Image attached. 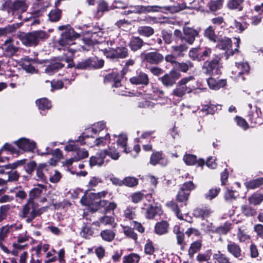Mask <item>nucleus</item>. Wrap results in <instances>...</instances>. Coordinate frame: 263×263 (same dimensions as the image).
<instances>
[{
    "label": "nucleus",
    "mask_w": 263,
    "mask_h": 263,
    "mask_svg": "<svg viewBox=\"0 0 263 263\" xmlns=\"http://www.w3.org/2000/svg\"><path fill=\"white\" fill-rule=\"evenodd\" d=\"M221 54H214L212 58L204 61L201 69L202 72L206 76L213 77L221 73V69L223 67L221 60Z\"/></svg>",
    "instance_id": "nucleus-1"
},
{
    "label": "nucleus",
    "mask_w": 263,
    "mask_h": 263,
    "mask_svg": "<svg viewBox=\"0 0 263 263\" xmlns=\"http://www.w3.org/2000/svg\"><path fill=\"white\" fill-rule=\"evenodd\" d=\"M22 43L27 47L36 46L40 41H44L49 37L45 31L37 30L28 33L21 32L18 35Z\"/></svg>",
    "instance_id": "nucleus-2"
},
{
    "label": "nucleus",
    "mask_w": 263,
    "mask_h": 263,
    "mask_svg": "<svg viewBox=\"0 0 263 263\" xmlns=\"http://www.w3.org/2000/svg\"><path fill=\"white\" fill-rule=\"evenodd\" d=\"M236 40V42L234 43L235 48L233 50L232 49V41L231 38L227 36H220L216 40V48L226 51L225 54L227 59L230 56L233 55L236 53H238L239 45L241 42L239 37H234Z\"/></svg>",
    "instance_id": "nucleus-3"
},
{
    "label": "nucleus",
    "mask_w": 263,
    "mask_h": 263,
    "mask_svg": "<svg viewBox=\"0 0 263 263\" xmlns=\"http://www.w3.org/2000/svg\"><path fill=\"white\" fill-rule=\"evenodd\" d=\"M58 29L64 31L61 33V37L58 41V44L61 46L74 44L75 40L80 36V34L76 32L69 24L59 26Z\"/></svg>",
    "instance_id": "nucleus-4"
},
{
    "label": "nucleus",
    "mask_w": 263,
    "mask_h": 263,
    "mask_svg": "<svg viewBox=\"0 0 263 263\" xmlns=\"http://www.w3.org/2000/svg\"><path fill=\"white\" fill-rule=\"evenodd\" d=\"M212 52L211 48L199 45L191 48L188 53L189 57L194 61L202 62L209 58Z\"/></svg>",
    "instance_id": "nucleus-5"
},
{
    "label": "nucleus",
    "mask_w": 263,
    "mask_h": 263,
    "mask_svg": "<svg viewBox=\"0 0 263 263\" xmlns=\"http://www.w3.org/2000/svg\"><path fill=\"white\" fill-rule=\"evenodd\" d=\"M103 54L107 58L112 60L122 59L128 57V50L126 47L120 46L116 48L109 47L102 50Z\"/></svg>",
    "instance_id": "nucleus-6"
},
{
    "label": "nucleus",
    "mask_w": 263,
    "mask_h": 263,
    "mask_svg": "<svg viewBox=\"0 0 263 263\" xmlns=\"http://www.w3.org/2000/svg\"><path fill=\"white\" fill-rule=\"evenodd\" d=\"M164 60L167 63L171 64L172 66L171 69L181 70L184 73L187 72L190 69L194 67V64L190 60H187L185 62H178L177 57L173 54H168L165 57L164 56Z\"/></svg>",
    "instance_id": "nucleus-7"
},
{
    "label": "nucleus",
    "mask_w": 263,
    "mask_h": 263,
    "mask_svg": "<svg viewBox=\"0 0 263 263\" xmlns=\"http://www.w3.org/2000/svg\"><path fill=\"white\" fill-rule=\"evenodd\" d=\"M142 61L146 65H159L164 61V55L157 49H153L151 51L146 53H142Z\"/></svg>",
    "instance_id": "nucleus-8"
},
{
    "label": "nucleus",
    "mask_w": 263,
    "mask_h": 263,
    "mask_svg": "<svg viewBox=\"0 0 263 263\" xmlns=\"http://www.w3.org/2000/svg\"><path fill=\"white\" fill-rule=\"evenodd\" d=\"M181 70L171 69L168 73H165L158 78V80L165 88H171L176 84L178 80L181 77Z\"/></svg>",
    "instance_id": "nucleus-9"
},
{
    "label": "nucleus",
    "mask_w": 263,
    "mask_h": 263,
    "mask_svg": "<svg viewBox=\"0 0 263 263\" xmlns=\"http://www.w3.org/2000/svg\"><path fill=\"white\" fill-rule=\"evenodd\" d=\"M42 190L39 187H34L31 189L29 193V198L27 202L23 206L20 217L24 218L29 214L30 211V205L33 204L38 205L37 203L35 202L34 199L38 198L42 194Z\"/></svg>",
    "instance_id": "nucleus-10"
},
{
    "label": "nucleus",
    "mask_w": 263,
    "mask_h": 263,
    "mask_svg": "<svg viewBox=\"0 0 263 263\" xmlns=\"http://www.w3.org/2000/svg\"><path fill=\"white\" fill-rule=\"evenodd\" d=\"M194 79L195 78L193 76L182 78L177 83L176 88L173 91V95L177 97H182L186 93L191 92L192 90L186 86V84Z\"/></svg>",
    "instance_id": "nucleus-11"
},
{
    "label": "nucleus",
    "mask_w": 263,
    "mask_h": 263,
    "mask_svg": "<svg viewBox=\"0 0 263 263\" xmlns=\"http://www.w3.org/2000/svg\"><path fill=\"white\" fill-rule=\"evenodd\" d=\"M213 213L211 206L208 204H201L196 207L193 211L194 217L201 220H207Z\"/></svg>",
    "instance_id": "nucleus-12"
},
{
    "label": "nucleus",
    "mask_w": 263,
    "mask_h": 263,
    "mask_svg": "<svg viewBox=\"0 0 263 263\" xmlns=\"http://www.w3.org/2000/svg\"><path fill=\"white\" fill-rule=\"evenodd\" d=\"M123 78L119 71L113 70L104 77V83H111L112 87L119 88L122 86L121 81Z\"/></svg>",
    "instance_id": "nucleus-13"
},
{
    "label": "nucleus",
    "mask_w": 263,
    "mask_h": 263,
    "mask_svg": "<svg viewBox=\"0 0 263 263\" xmlns=\"http://www.w3.org/2000/svg\"><path fill=\"white\" fill-rule=\"evenodd\" d=\"M107 137H108V138L110 137L109 134H107L105 137H100L96 139L93 142V144L89 143H88L87 141H86V140L87 139L89 138L90 137L88 135H86L84 136H80L76 141L80 142V144L82 145H87L88 146L90 147H93L94 146H104L106 144V140L107 138Z\"/></svg>",
    "instance_id": "nucleus-14"
},
{
    "label": "nucleus",
    "mask_w": 263,
    "mask_h": 263,
    "mask_svg": "<svg viewBox=\"0 0 263 263\" xmlns=\"http://www.w3.org/2000/svg\"><path fill=\"white\" fill-rule=\"evenodd\" d=\"M30 62H32L33 63L37 64L45 65L46 64V63H48L49 61L48 60H41L39 59L38 58H28L23 63L22 68L26 72L33 73L36 70L35 67L33 65H32V64Z\"/></svg>",
    "instance_id": "nucleus-15"
},
{
    "label": "nucleus",
    "mask_w": 263,
    "mask_h": 263,
    "mask_svg": "<svg viewBox=\"0 0 263 263\" xmlns=\"http://www.w3.org/2000/svg\"><path fill=\"white\" fill-rule=\"evenodd\" d=\"M129 82L133 85L147 86L149 83V79L146 73L140 71H137L136 74L129 79Z\"/></svg>",
    "instance_id": "nucleus-16"
},
{
    "label": "nucleus",
    "mask_w": 263,
    "mask_h": 263,
    "mask_svg": "<svg viewBox=\"0 0 263 263\" xmlns=\"http://www.w3.org/2000/svg\"><path fill=\"white\" fill-rule=\"evenodd\" d=\"M184 41L189 45H192L196 37L199 36V31L189 27H185L183 29Z\"/></svg>",
    "instance_id": "nucleus-17"
},
{
    "label": "nucleus",
    "mask_w": 263,
    "mask_h": 263,
    "mask_svg": "<svg viewBox=\"0 0 263 263\" xmlns=\"http://www.w3.org/2000/svg\"><path fill=\"white\" fill-rule=\"evenodd\" d=\"M228 252L233 257L241 260L245 257V253L242 252L240 246L233 241H230L227 246Z\"/></svg>",
    "instance_id": "nucleus-18"
},
{
    "label": "nucleus",
    "mask_w": 263,
    "mask_h": 263,
    "mask_svg": "<svg viewBox=\"0 0 263 263\" xmlns=\"http://www.w3.org/2000/svg\"><path fill=\"white\" fill-rule=\"evenodd\" d=\"M183 160L187 165H196L197 167H203L205 165V160L203 158L197 159L196 155L185 154L183 156Z\"/></svg>",
    "instance_id": "nucleus-19"
},
{
    "label": "nucleus",
    "mask_w": 263,
    "mask_h": 263,
    "mask_svg": "<svg viewBox=\"0 0 263 263\" xmlns=\"http://www.w3.org/2000/svg\"><path fill=\"white\" fill-rule=\"evenodd\" d=\"M19 149L25 152L33 151L36 147V143L29 139L22 138L14 142Z\"/></svg>",
    "instance_id": "nucleus-20"
},
{
    "label": "nucleus",
    "mask_w": 263,
    "mask_h": 263,
    "mask_svg": "<svg viewBox=\"0 0 263 263\" xmlns=\"http://www.w3.org/2000/svg\"><path fill=\"white\" fill-rule=\"evenodd\" d=\"M2 48L7 56L14 55L18 50V48L14 45V41L9 38L5 41L2 45Z\"/></svg>",
    "instance_id": "nucleus-21"
},
{
    "label": "nucleus",
    "mask_w": 263,
    "mask_h": 263,
    "mask_svg": "<svg viewBox=\"0 0 263 263\" xmlns=\"http://www.w3.org/2000/svg\"><path fill=\"white\" fill-rule=\"evenodd\" d=\"M146 44L140 36H132L129 39L128 46L132 51L136 52L141 49Z\"/></svg>",
    "instance_id": "nucleus-22"
},
{
    "label": "nucleus",
    "mask_w": 263,
    "mask_h": 263,
    "mask_svg": "<svg viewBox=\"0 0 263 263\" xmlns=\"http://www.w3.org/2000/svg\"><path fill=\"white\" fill-rule=\"evenodd\" d=\"M4 152H9L11 154H17L18 155V150H17L12 144L6 143L0 149V162H4L5 161H9L10 158L7 156H2Z\"/></svg>",
    "instance_id": "nucleus-23"
},
{
    "label": "nucleus",
    "mask_w": 263,
    "mask_h": 263,
    "mask_svg": "<svg viewBox=\"0 0 263 263\" xmlns=\"http://www.w3.org/2000/svg\"><path fill=\"white\" fill-rule=\"evenodd\" d=\"M115 9H117V6H114V5L109 6L107 2L105 0H100L97 4L96 15L100 17L105 12Z\"/></svg>",
    "instance_id": "nucleus-24"
},
{
    "label": "nucleus",
    "mask_w": 263,
    "mask_h": 263,
    "mask_svg": "<svg viewBox=\"0 0 263 263\" xmlns=\"http://www.w3.org/2000/svg\"><path fill=\"white\" fill-rule=\"evenodd\" d=\"M170 224L165 220L156 223L154 227V232L158 235H163L168 233L169 231Z\"/></svg>",
    "instance_id": "nucleus-25"
},
{
    "label": "nucleus",
    "mask_w": 263,
    "mask_h": 263,
    "mask_svg": "<svg viewBox=\"0 0 263 263\" xmlns=\"http://www.w3.org/2000/svg\"><path fill=\"white\" fill-rule=\"evenodd\" d=\"M207 83L210 89L218 90L227 85V81L226 79L217 81L212 77L209 76V78L207 79Z\"/></svg>",
    "instance_id": "nucleus-26"
},
{
    "label": "nucleus",
    "mask_w": 263,
    "mask_h": 263,
    "mask_svg": "<svg viewBox=\"0 0 263 263\" xmlns=\"http://www.w3.org/2000/svg\"><path fill=\"white\" fill-rule=\"evenodd\" d=\"M235 64L238 69L237 76L240 77L243 81L245 80L246 78L244 76L248 75L250 72V67L249 64L248 63L244 62H236Z\"/></svg>",
    "instance_id": "nucleus-27"
},
{
    "label": "nucleus",
    "mask_w": 263,
    "mask_h": 263,
    "mask_svg": "<svg viewBox=\"0 0 263 263\" xmlns=\"http://www.w3.org/2000/svg\"><path fill=\"white\" fill-rule=\"evenodd\" d=\"M127 141L128 138L126 134H120L116 144V146L122 148V152L126 154H128L132 151L129 147H127Z\"/></svg>",
    "instance_id": "nucleus-28"
},
{
    "label": "nucleus",
    "mask_w": 263,
    "mask_h": 263,
    "mask_svg": "<svg viewBox=\"0 0 263 263\" xmlns=\"http://www.w3.org/2000/svg\"><path fill=\"white\" fill-rule=\"evenodd\" d=\"M48 61L49 63V61L48 60ZM47 64H48V63ZM64 65L65 64L61 61L52 60L50 63L47 65L45 69V71L49 74L53 73L62 69L64 67Z\"/></svg>",
    "instance_id": "nucleus-29"
},
{
    "label": "nucleus",
    "mask_w": 263,
    "mask_h": 263,
    "mask_svg": "<svg viewBox=\"0 0 263 263\" xmlns=\"http://www.w3.org/2000/svg\"><path fill=\"white\" fill-rule=\"evenodd\" d=\"M202 241L201 239H198L191 243L188 250V255L190 258H193L195 254L199 252L202 248Z\"/></svg>",
    "instance_id": "nucleus-30"
},
{
    "label": "nucleus",
    "mask_w": 263,
    "mask_h": 263,
    "mask_svg": "<svg viewBox=\"0 0 263 263\" xmlns=\"http://www.w3.org/2000/svg\"><path fill=\"white\" fill-rule=\"evenodd\" d=\"M239 197V192L236 190L227 189L223 195L226 202L230 203H233Z\"/></svg>",
    "instance_id": "nucleus-31"
},
{
    "label": "nucleus",
    "mask_w": 263,
    "mask_h": 263,
    "mask_svg": "<svg viewBox=\"0 0 263 263\" xmlns=\"http://www.w3.org/2000/svg\"><path fill=\"white\" fill-rule=\"evenodd\" d=\"M160 212H162L160 207L149 204L146 210L145 217L148 219H153L157 215H160Z\"/></svg>",
    "instance_id": "nucleus-32"
},
{
    "label": "nucleus",
    "mask_w": 263,
    "mask_h": 263,
    "mask_svg": "<svg viewBox=\"0 0 263 263\" xmlns=\"http://www.w3.org/2000/svg\"><path fill=\"white\" fill-rule=\"evenodd\" d=\"M244 185L248 190H254L263 185V177L246 181Z\"/></svg>",
    "instance_id": "nucleus-33"
},
{
    "label": "nucleus",
    "mask_w": 263,
    "mask_h": 263,
    "mask_svg": "<svg viewBox=\"0 0 263 263\" xmlns=\"http://www.w3.org/2000/svg\"><path fill=\"white\" fill-rule=\"evenodd\" d=\"M232 224L226 221L222 226H220L216 228L215 230H209L213 233H216L219 235L227 234L231 229Z\"/></svg>",
    "instance_id": "nucleus-34"
},
{
    "label": "nucleus",
    "mask_w": 263,
    "mask_h": 263,
    "mask_svg": "<svg viewBox=\"0 0 263 263\" xmlns=\"http://www.w3.org/2000/svg\"><path fill=\"white\" fill-rule=\"evenodd\" d=\"M245 0H229L227 4V7L231 10H236L238 11L243 10V4Z\"/></svg>",
    "instance_id": "nucleus-35"
},
{
    "label": "nucleus",
    "mask_w": 263,
    "mask_h": 263,
    "mask_svg": "<svg viewBox=\"0 0 263 263\" xmlns=\"http://www.w3.org/2000/svg\"><path fill=\"white\" fill-rule=\"evenodd\" d=\"M89 60L90 70L101 69L104 65V60L102 59H99L97 56L89 57Z\"/></svg>",
    "instance_id": "nucleus-36"
},
{
    "label": "nucleus",
    "mask_w": 263,
    "mask_h": 263,
    "mask_svg": "<svg viewBox=\"0 0 263 263\" xmlns=\"http://www.w3.org/2000/svg\"><path fill=\"white\" fill-rule=\"evenodd\" d=\"M87 194V191H86L80 200V203L83 205L90 206L92 204V203L95 202L97 200L96 199L95 193H90L88 195Z\"/></svg>",
    "instance_id": "nucleus-37"
},
{
    "label": "nucleus",
    "mask_w": 263,
    "mask_h": 263,
    "mask_svg": "<svg viewBox=\"0 0 263 263\" xmlns=\"http://www.w3.org/2000/svg\"><path fill=\"white\" fill-rule=\"evenodd\" d=\"M99 230L96 229L95 232L92 227L88 224H85L80 232V234L82 237L85 239H90L95 234L98 233Z\"/></svg>",
    "instance_id": "nucleus-38"
},
{
    "label": "nucleus",
    "mask_w": 263,
    "mask_h": 263,
    "mask_svg": "<svg viewBox=\"0 0 263 263\" xmlns=\"http://www.w3.org/2000/svg\"><path fill=\"white\" fill-rule=\"evenodd\" d=\"M248 200L250 204L259 205L263 202V194L256 192L248 197Z\"/></svg>",
    "instance_id": "nucleus-39"
},
{
    "label": "nucleus",
    "mask_w": 263,
    "mask_h": 263,
    "mask_svg": "<svg viewBox=\"0 0 263 263\" xmlns=\"http://www.w3.org/2000/svg\"><path fill=\"white\" fill-rule=\"evenodd\" d=\"M28 6L27 5L25 0H15L13 1V14L16 11H20L22 13L27 10Z\"/></svg>",
    "instance_id": "nucleus-40"
},
{
    "label": "nucleus",
    "mask_w": 263,
    "mask_h": 263,
    "mask_svg": "<svg viewBox=\"0 0 263 263\" xmlns=\"http://www.w3.org/2000/svg\"><path fill=\"white\" fill-rule=\"evenodd\" d=\"M137 32L141 36L149 37L154 34L155 30L151 26H141L138 28Z\"/></svg>",
    "instance_id": "nucleus-41"
},
{
    "label": "nucleus",
    "mask_w": 263,
    "mask_h": 263,
    "mask_svg": "<svg viewBox=\"0 0 263 263\" xmlns=\"http://www.w3.org/2000/svg\"><path fill=\"white\" fill-rule=\"evenodd\" d=\"M173 232L176 235L177 244L181 246L186 245L184 242L185 234L183 231H181V228L178 225H176L173 228Z\"/></svg>",
    "instance_id": "nucleus-42"
},
{
    "label": "nucleus",
    "mask_w": 263,
    "mask_h": 263,
    "mask_svg": "<svg viewBox=\"0 0 263 263\" xmlns=\"http://www.w3.org/2000/svg\"><path fill=\"white\" fill-rule=\"evenodd\" d=\"M247 118L250 123L251 127H254L261 124V123H260V118L259 117V115L255 114V112L252 110L249 111Z\"/></svg>",
    "instance_id": "nucleus-43"
},
{
    "label": "nucleus",
    "mask_w": 263,
    "mask_h": 263,
    "mask_svg": "<svg viewBox=\"0 0 263 263\" xmlns=\"http://www.w3.org/2000/svg\"><path fill=\"white\" fill-rule=\"evenodd\" d=\"M166 205L175 213L176 216L178 219L184 220L183 215L181 213L178 205L174 201L172 200L168 201L166 203Z\"/></svg>",
    "instance_id": "nucleus-44"
},
{
    "label": "nucleus",
    "mask_w": 263,
    "mask_h": 263,
    "mask_svg": "<svg viewBox=\"0 0 263 263\" xmlns=\"http://www.w3.org/2000/svg\"><path fill=\"white\" fill-rule=\"evenodd\" d=\"M190 196V194L180 187L176 195V200L178 202L184 203L185 205H186Z\"/></svg>",
    "instance_id": "nucleus-45"
},
{
    "label": "nucleus",
    "mask_w": 263,
    "mask_h": 263,
    "mask_svg": "<svg viewBox=\"0 0 263 263\" xmlns=\"http://www.w3.org/2000/svg\"><path fill=\"white\" fill-rule=\"evenodd\" d=\"M118 147L116 146V144L113 143L111 145L108 146V149H106L108 153V156L114 160H118L120 157V153L118 151Z\"/></svg>",
    "instance_id": "nucleus-46"
},
{
    "label": "nucleus",
    "mask_w": 263,
    "mask_h": 263,
    "mask_svg": "<svg viewBox=\"0 0 263 263\" xmlns=\"http://www.w3.org/2000/svg\"><path fill=\"white\" fill-rule=\"evenodd\" d=\"M62 10L59 8L51 10L48 14V20L51 22L59 21L62 17Z\"/></svg>",
    "instance_id": "nucleus-47"
},
{
    "label": "nucleus",
    "mask_w": 263,
    "mask_h": 263,
    "mask_svg": "<svg viewBox=\"0 0 263 263\" xmlns=\"http://www.w3.org/2000/svg\"><path fill=\"white\" fill-rule=\"evenodd\" d=\"M241 213L246 217H253L257 215L255 209L248 204H243L241 206Z\"/></svg>",
    "instance_id": "nucleus-48"
},
{
    "label": "nucleus",
    "mask_w": 263,
    "mask_h": 263,
    "mask_svg": "<svg viewBox=\"0 0 263 263\" xmlns=\"http://www.w3.org/2000/svg\"><path fill=\"white\" fill-rule=\"evenodd\" d=\"M100 236L104 241L111 242L114 239L116 233L112 230L105 229L100 232Z\"/></svg>",
    "instance_id": "nucleus-49"
},
{
    "label": "nucleus",
    "mask_w": 263,
    "mask_h": 263,
    "mask_svg": "<svg viewBox=\"0 0 263 263\" xmlns=\"http://www.w3.org/2000/svg\"><path fill=\"white\" fill-rule=\"evenodd\" d=\"M220 191L221 189L219 187H212L204 194V197L208 200H212L218 196Z\"/></svg>",
    "instance_id": "nucleus-50"
},
{
    "label": "nucleus",
    "mask_w": 263,
    "mask_h": 263,
    "mask_svg": "<svg viewBox=\"0 0 263 263\" xmlns=\"http://www.w3.org/2000/svg\"><path fill=\"white\" fill-rule=\"evenodd\" d=\"M204 36L208 39L211 42L214 43L216 42V40L218 37L215 33V29L212 26H209L205 29Z\"/></svg>",
    "instance_id": "nucleus-51"
},
{
    "label": "nucleus",
    "mask_w": 263,
    "mask_h": 263,
    "mask_svg": "<svg viewBox=\"0 0 263 263\" xmlns=\"http://www.w3.org/2000/svg\"><path fill=\"white\" fill-rule=\"evenodd\" d=\"M1 10L6 11L8 14H13V2L12 0H2Z\"/></svg>",
    "instance_id": "nucleus-52"
},
{
    "label": "nucleus",
    "mask_w": 263,
    "mask_h": 263,
    "mask_svg": "<svg viewBox=\"0 0 263 263\" xmlns=\"http://www.w3.org/2000/svg\"><path fill=\"white\" fill-rule=\"evenodd\" d=\"M224 0H211L208 4V6L211 11L215 12L222 8Z\"/></svg>",
    "instance_id": "nucleus-53"
},
{
    "label": "nucleus",
    "mask_w": 263,
    "mask_h": 263,
    "mask_svg": "<svg viewBox=\"0 0 263 263\" xmlns=\"http://www.w3.org/2000/svg\"><path fill=\"white\" fill-rule=\"evenodd\" d=\"M35 102L39 108L42 110L49 109L51 107L50 101L46 98L37 99Z\"/></svg>",
    "instance_id": "nucleus-54"
},
{
    "label": "nucleus",
    "mask_w": 263,
    "mask_h": 263,
    "mask_svg": "<svg viewBox=\"0 0 263 263\" xmlns=\"http://www.w3.org/2000/svg\"><path fill=\"white\" fill-rule=\"evenodd\" d=\"M140 256L136 253H132L123 257V263H138Z\"/></svg>",
    "instance_id": "nucleus-55"
},
{
    "label": "nucleus",
    "mask_w": 263,
    "mask_h": 263,
    "mask_svg": "<svg viewBox=\"0 0 263 263\" xmlns=\"http://www.w3.org/2000/svg\"><path fill=\"white\" fill-rule=\"evenodd\" d=\"M212 255L211 249L206 250L203 253H199L196 256V260L200 263L209 260Z\"/></svg>",
    "instance_id": "nucleus-56"
},
{
    "label": "nucleus",
    "mask_w": 263,
    "mask_h": 263,
    "mask_svg": "<svg viewBox=\"0 0 263 263\" xmlns=\"http://www.w3.org/2000/svg\"><path fill=\"white\" fill-rule=\"evenodd\" d=\"M47 166L46 163H40L35 168L36 174L37 177V180L44 181L46 180V177L43 173V170Z\"/></svg>",
    "instance_id": "nucleus-57"
},
{
    "label": "nucleus",
    "mask_w": 263,
    "mask_h": 263,
    "mask_svg": "<svg viewBox=\"0 0 263 263\" xmlns=\"http://www.w3.org/2000/svg\"><path fill=\"white\" fill-rule=\"evenodd\" d=\"M213 258L215 260V263H226L230 260L229 257L220 251H218L216 253H214Z\"/></svg>",
    "instance_id": "nucleus-58"
},
{
    "label": "nucleus",
    "mask_w": 263,
    "mask_h": 263,
    "mask_svg": "<svg viewBox=\"0 0 263 263\" xmlns=\"http://www.w3.org/2000/svg\"><path fill=\"white\" fill-rule=\"evenodd\" d=\"M12 206L9 204L2 205L0 206V220L6 219Z\"/></svg>",
    "instance_id": "nucleus-59"
},
{
    "label": "nucleus",
    "mask_w": 263,
    "mask_h": 263,
    "mask_svg": "<svg viewBox=\"0 0 263 263\" xmlns=\"http://www.w3.org/2000/svg\"><path fill=\"white\" fill-rule=\"evenodd\" d=\"M162 159V152H155L153 153L150 157L149 163L151 165L155 166Z\"/></svg>",
    "instance_id": "nucleus-60"
},
{
    "label": "nucleus",
    "mask_w": 263,
    "mask_h": 263,
    "mask_svg": "<svg viewBox=\"0 0 263 263\" xmlns=\"http://www.w3.org/2000/svg\"><path fill=\"white\" fill-rule=\"evenodd\" d=\"M123 232L124 235L127 237L134 240L136 242L138 240V235L131 227L128 226L123 227Z\"/></svg>",
    "instance_id": "nucleus-61"
},
{
    "label": "nucleus",
    "mask_w": 263,
    "mask_h": 263,
    "mask_svg": "<svg viewBox=\"0 0 263 263\" xmlns=\"http://www.w3.org/2000/svg\"><path fill=\"white\" fill-rule=\"evenodd\" d=\"M234 28L236 29L239 33H242L249 26V24L246 22H240L239 21L234 20Z\"/></svg>",
    "instance_id": "nucleus-62"
},
{
    "label": "nucleus",
    "mask_w": 263,
    "mask_h": 263,
    "mask_svg": "<svg viewBox=\"0 0 263 263\" xmlns=\"http://www.w3.org/2000/svg\"><path fill=\"white\" fill-rule=\"evenodd\" d=\"M124 185L133 187L137 186L138 184L139 180L137 178L134 177L127 176L124 178Z\"/></svg>",
    "instance_id": "nucleus-63"
},
{
    "label": "nucleus",
    "mask_w": 263,
    "mask_h": 263,
    "mask_svg": "<svg viewBox=\"0 0 263 263\" xmlns=\"http://www.w3.org/2000/svg\"><path fill=\"white\" fill-rule=\"evenodd\" d=\"M180 187L191 195V192L196 188V185L192 181H187L181 184Z\"/></svg>",
    "instance_id": "nucleus-64"
}]
</instances>
